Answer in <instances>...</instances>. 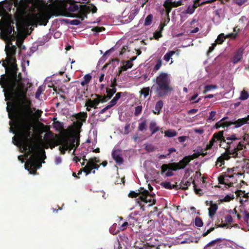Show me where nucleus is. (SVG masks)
Here are the masks:
<instances>
[{"label":"nucleus","mask_w":249,"mask_h":249,"mask_svg":"<svg viewBox=\"0 0 249 249\" xmlns=\"http://www.w3.org/2000/svg\"><path fill=\"white\" fill-rule=\"evenodd\" d=\"M5 100L12 102V107L15 110L11 114L9 107H7L8 117L13 121H10V131L16 134L13 137V143L17 144L15 143V141L18 144L22 145L25 151L29 149L31 155L25 164V168L30 174H36L37 169L42 166V162L40 161V160L41 158H46V155L45 150L42 149L40 144L33 145L31 143L33 125L29 117L33 113L31 108L32 102L28 106L24 103L18 104L14 99L5 98Z\"/></svg>","instance_id":"1"},{"label":"nucleus","mask_w":249,"mask_h":249,"mask_svg":"<svg viewBox=\"0 0 249 249\" xmlns=\"http://www.w3.org/2000/svg\"><path fill=\"white\" fill-rule=\"evenodd\" d=\"M5 100L12 102V107L15 110L11 114L9 107H7L8 117L13 121H10V131L16 134L13 137V143L17 144L15 143V141L18 144L22 145L25 151L29 149L31 155L25 164V168L30 174H36L37 169L42 166V162L40 161V160L41 158H46V155L45 150L42 149L40 144L33 145L31 143L33 125L29 117L33 113L31 108L32 102L28 106L24 103L18 104L14 99L5 98Z\"/></svg>","instance_id":"2"},{"label":"nucleus","mask_w":249,"mask_h":249,"mask_svg":"<svg viewBox=\"0 0 249 249\" xmlns=\"http://www.w3.org/2000/svg\"><path fill=\"white\" fill-rule=\"evenodd\" d=\"M5 51L7 55L5 59H2V66L5 69L6 74L0 78V85L3 89L6 99H14L18 104H31V100L27 98V88L21 80V73L17 75L18 67L16 54L17 47L15 45L6 44Z\"/></svg>","instance_id":"3"},{"label":"nucleus","mask_w":249,"mask_h":249,"mask_svg":"<svg viewBox=\"0 0 249 249\" xmlns=\"http://www.w3.org/2000/svg\"><path fill=\"white\" fill-rule=\"evenodd\" d=\"M156 84H154L152 89H154L159 97H165L169 94L173 88L170 86V80L167 73L161 72L156 77Z\"/></svg>","instance_id":"4"},{"label":"nucleus","mask_w":249,"mask_h":249,"mask_svg":"<svg viewBox=\"0 0 249 249\" xmlns=\"http://www.w3.org/2000/svg\"><path fill=\"white\" fill-rule=\"evenodd\" d=\"M53 133L49 132L45 135V138L51 139V141L55 142L56 145H61V146L70 148V150L74 148V150L79 145V138L76 134L72 135L69 139L65 137H60L58 140L54 139Z\"/></svg>","instance_id":"5"},{"label":"nucleus","mask_w":249,"mask_h":249,"mask_svg":"<svg viewBox=\"0 0 249 249\" xmlns=\"http://www.w3.org/2000/svg\"><path fill=\"white\" fill-rule=\"evenodd\" d=\"M50 18V14L44 10H41L36 14H30L28 16L30 22L36 26H37V24L46 25Z\"/></svg>","instance_id":"6"},{"label":"nucleus","mask_w":249,"mask_h":249,"mask_svg":"<svg viewBox=\"0 0 249 249\" xmlns=\"http://www.w3.org/2000/svg\"><path fill=\"white\" fill-rule=\"evenodd\" d=\"M190 162L189 157L185 156L178 163L163 164L161 167V174H163L167 169L176 171L178 170L184 169Z\"/></svg>","instance_id":"7"},{"label":"nucleus","mask_w":249,"mask_h":249,"mask_svg":"<svg viewBox=\"0 0 249 249\" xmlns=\"http://www.w3.org/2000/svg\"><path fill=\"white\" fill-rule=\"evenodd\" d=\"M244 141L236 143V146H234L232 149H230V147L226 148V152L230 154L231 157L234 158L241 157L244 153L243 150L246 148V144L244 143Z\"/></svg>","instance_id":"8"},{"label":"nucleus","mask_w":249,"mask_h":249,"mask_svg":"<svg viewBox=\"0 0 249 249\" xmlns=\"http://www.w3.org/2000/svg\"><path fill=\"white\" fill-rule=\"evenodd\" d=\"M14 31V27L10 23H5L3 25V30L0 33V38L5 41H11V38L14 37L12 33Z\"/></svg>","instance_id":"9"},{"label":"nucleus","mask_w":249,"mask_h":249,"mask_svg":"<svg viewBox=\"0 0 249 249\" xmlns=\"http://www.w3.org/2000/svg\"><path fill=\"white\" fill-rule=\"evenodd\" d=\"M155 194H150L149 192L146 190H144L141 192V195L139 196V199L141 202L144 203H149L148 206H151L154 205L156 203Z\"/></svg>","instance_id":"10"},{"label":"nucleus","mask_w":249,"mask_h":249,"mask_svg":"<svg viewBox=\"0 0 249 249\" xmlns=\"http://www.w3.org/2000/svg\"><path fill=\"white\" fill-rule=\"evenodd\" d=\"M207 246H212V249H222L227 247V243L225 239L219 238L209 242Z\"/></svg>","instance_id":"11"},{"label":"nucleus","mask_w":249,"mask_h":249,"mask_svg":"<svg viewBox=\"0 0 249 249\" xmlns=\"http://www.w3.org/2000/svg\"><path fill=\"white\" fill-rule=\"evenodd\" d=\"M233 170L231 169H228L227 173H225L223 176L218 178V181L220 184H225L229 187L233 186V182H229V178H234L233 175H230L228 173H232Z\"/></svg>","instance_id":"12"},{"label":"nucleus","mask_w":249,"mask_h":249,"mask_svg":"<svg viewBox=\"0 0 249 249\" xmlns=\"http://www.w3.org/2000/svg\"><path fill=\"white\" fill-rule=\"evenodd\" d=\"M111 155L117 164L121 165L124 163V160L122 156L121 151L120 149L113 150Z\"/></svg>","instance_id":"13"},{"label":"nucleus","mask_w":249,"mask_h":249,"mask_svg":"<svg viewBox=\"0 0 249 249\" xmlns=\"http://www.w3.org/2000/svg\"><path fill=\"white\" fill-rule=\"evenodd\" d=\"M228 117H225L222 118L219 121L217 122L215 125L214 127L216 129H219L220 127L225 128L228 127L232 124L231 121H228Z\"/></svg>","instance_id":"14"},{"label":"nucleus","mask_w":249,"mask_h":249,"mask_svg":"<svg viewBox=\"0 0 249 249\" xmlns=\"http://www.w3.org/2000/svg\"><path fill=\"white\" fill-rule=\"evenodd\" d=\"M63 8L70 12H75L79 9V6L71 0H67L63 5Z\"/></svg>","instance_id":"15"},{"label":"nucleus","mask_w":249,"mask_h":249,"mask_svg":"<svg viewBox=\"0 0 249 249\" xmlns=\"http://www.w3.org/2000/svg\"><path fill=\"white\" fill-rule=\"evenodd\" d=\"M94 95L92 94L91 96H93ZM94 96L96 97V98L93 100H91L89 99L86 101L85 106L89 107H93L94 108H96L97 106L100 103V98H99V96L98 94H95Z\"/></svg>","instance_id":"16"},{"label":"nucleus","mask_w":249,"mask_h":249,"mask_svg":"<svg viewBox=\"0 0 249 249\" xmlns=\"http://www.w3.org/2000/svg\"><path fill=\"white\" fill-rule=\"evenodd\" d=\"M244 53V49L243 48H239L234 53L232 58V62L233 64H236L240 61L243 57Z\"/></svg>","instance_id":"17"},{"label":"nucleus","mask_w":249,"mask_h":249,"mask_svg":"<svg viewBox=\"0 0 249 249\" xmlns=\"http://www.w3.org/2000/svg\"><path fill=\"white\" fill-rule=\"evenodd\" d=\"M88 91V88L85 87H78L77 89L76 96L79 100H84V97H87L86 93Z\"/></svg>","instance_id":"18"},{"label":"nucleus","mask_w":249,"mask_h":249,"mask_svg":"<svg viewBox=\"0 0 249 249\" xmlns=\"http://www.w3.org/2000/svg\"><path fill=\"white\" fill-rule=\"evenodd\" d=\"M218 209V205L216 203H213L212 201H210V207L208 208L209 215L213 220V218Z\"/></svg>","instance_id":"19"},{"label":"nucleus","mask_w":249,"mask_h":249,"mask_svg":"<svg viewBox=\"0 0 249 249\" xmlns=\"http://www.w3.org/2000/svg\"><path fill=\"white\" fill-rule=\"evenodd\" d=\"M192 183L194 185L195 184V181L192 177H191L188 180L186 181L185 182H184L183 180H182L179 184V188H181L182 190H186Z\"/></svg>","instance_id":"20"},{"label":"nucleus","mask_w":249,"mask_h":249,"mask_svg":"<svg viewBox=\"0 0 249 249\" xmlns=\"http://www.w3.org/2000/svg\"><path fill=\"white\" fill-rule=\"evenodd\" d=\"M99 162L100 160H98L96 157H95L94 158H90L87 163L88 164V166L89 165L93 169H98L100 167V165L96 164V163H99Z\"/></svg>","instance_id":"21"},{"label":"nucleus","mask_w":249,"mask_h":249,"mask_svg":"<svg viewBox=\"0 0 249 249\" xmlns=\"http://www.w3.org/2000/svg\"><path fill=\"white\" fill-rule=\"evenodd\" d=\"M53 121V127L57 131L60 132L64 130L63 123L57 121L56 118H54Z\"/></svg>","instance_id":"22"},{"label":"nucleus","mask_w":249,"mask_h":249,"mask_svg":"<svg viewBox=\"0 0 249 249\" xmlns=\"http://www.w3.org/2000/svg\"><path fill=\"white\" fill-rule=\"evenodd\" d=\"M232 124L235 125V128H238L245 124H247V120L245 118H240L235 121H231Z\"/></svg>","instance_id":"23"},{"label":"nucleus","mask_w":249,"mask_h":249,"mask_svg":"<svg viewBox=\"0 0 249 249\" xmlns=\"http://www.w3.org/2000/svg\"><path fill=\"white\" fill-rule=\"evenodd\" d=\"M76 118L78 120L81 121H79L78 122L79 126L81 127L83 124L82 122L86 121V120L87 118V113L86 112H80L79 113H78L77 114Z\"/></svg>","instance_id":"24"},{"label":"nucleus","mask_w":249,"mask_h":249,"mask_svg":"<svg viewBox=\"0 0 249 249\" xmlns=\"http://www.w3.org/2000/svg\"><path fill=\"white\" fill-rule=\"evenodd\" d=\"M163 106V103L162 101H161V100L158 101L156 104V105L155 107V110H153V113L154 114H157V115L160 114V110L162 109Z\"/></svg>","instance_id":"25"},{"label":"nucleus","mask_w":249,"mask_h":249,"mask_svg":"<svg viewBox=\"0 0 249 249\" xmlns=\"http://www.w3.org/2000/svg\"><path fill=\"white\" fill-rule=\"evenodd\" d=\"M149 129L151 131V135H152L159 130V128L157 126L155 122H151L149 124Z\"/></svg>","instance_id":"26"},{"label":"nucleus","mask_w":249,"mask_h":249,"mask_svg":"<svg viewBox=\"0 0 249 249\" xmlns=\"http://www.w3.org/2000/svg\"><path fill=\"white\" fill-rule=\"evenodd\" d=\"M97 11V8L92 3H90L88 6H86V12L87 13H89L91 11V12L94 14L96 13Z\"/></svg>","instance_id":"27"},{"label":"nucleus","mask_w":249,"mask_h":249,"mask_svg":"<svg viewBox=\"0 0 249 249\" xmlns=\"http://www.w3.org/2000/svg\"><path fill=\"white\" fill-rule=\"evenodd\" d=\"M177 132L175 130L169 129L164 132L165 136L172 138L177 135Z\"/></svg>","instance_id":"28"},{"label":"nucleus","mask_w":249,"mask_h":249,"mask_svg":"<svg viewBox=\"0 0 249 249\" xmlns=\"http://www.w3.org/2000/svg\"><path fill=\"white\" fill-rule=\"evenodd\" d=\"M223 131H220L217 133H215L213 135L212 138L214 140L215 142L216 141H220L223 137Z\"/></svg>","instance_id":"29"},{"label":"nucleus","mask_w":249,"mask_h":249,"mask_svg":"<svg viewBox=\"0 0 249 249\" xmlns=\"http://www.w3.org/2000/svg\"><path fill=\"white\" fill-rule=\"evenodd\" d=\"M172 0H166L163 4L168 15H169V13L171 11V7L170 4L172 3Z\"/></svg>","instance_id":"30"},{"label":"nucleus","mask_w":249,"mask_h":249,"mask_svg":"<svg viewBox=\"0 0 249 249\" xmlns=\"http://www.w3.org/2000/svg\"><path fill=\"white\" fill-rule=\"evenodd\" d=\"M116 88L109 89L107 88L106 92L107 93V97H108V99H111L113 95L116 93Z\"/></svg>","instance_id":"31"},{"label":"nucleus","mask_w":249,"mask_h":249,"mask_svg":"<svg viewBox=\"0 0 249 249\" xmlns=\"http://www.w3.org/2000/svg\"><path fill=\"white\" fill-rule=\"evenodd\" d=\"M176 53V52L170 51L168 52L163 56V59L167 62H169L171 57Z\"/></svg>","instance_id":"32"},{"label":"nucleus","mask_w":249,"mask_h":249,"mask_svg":"<svg viewBox=\"0 0 249 249\" xmlns=\"http://www.w3.org/2000/svg\"><path fill=\"white\" fill-rule=\"evenodd\" d=\"M226 38V36L224 34L221 33L219 35H218L217 39L215 40V42L218 44H221L224 41V40Z\"/></svg>","instance_id":"33"},{"label":"nucleus","mask_w":249,"mask_h":249,"mask_svg":"<svg viewBox=\"0 0 249 249\" xmlns=\"http://www.w3.org/2000/svg\"><path fill=\"white\" fill-rule=\"evenodd\" d=\"M138 130L142 131L146 130V120H144L141 123H139L138 126Z\"/></svg>","instance_id":"34"},{"label":"nucleus","mask_w":249,"mask_h":249,"mask_svg":"<svg viewBox=\"0 0 249 249\" xmlns=\"http://www.w3.org/2000/svg\"><path fill=\"white\" fill-rule=\"evenodd\" d=\"M236 195L239 196L241 197V196L245 198L246 199H248L249 198V193H245V191H242L241 190L237 191L235 192Z\"/></svg>","instance_id":"35"},{"label":"nucleus","mask_w":249,"mask_h":249,"mask_svg":"<svg viewBox=\"0 0 249 249\" xmlns=\"http://www.w3.org/2000/svg\"><path fill=\"white\" fill-rule=\"evenodd\" d=\"M249 97V93L247 91L243 90L241 91L239 99L241 100H247Z\"/></svg>","instance_id":"36"},{"label":"nucleus","mask_w":249,"mask_h":249,"mask_svg":"<svg viewBox=\"0 0 249 249\" xmlns=\"http://www.w3.org/2000/svg\"><path fill=\"white\" fill-rule=\"evenodd\" d=\"M153 15L152 14L148 15L145 19L144 25L145 26L150 25L152 21Z\"/></svg>","instance_id":"37"},{"label":"nucleus","mask_w":249,"mask_h":249,"mask_svg":"<svg viewBox=\"0 0 249 249\" xmlns=\"http://www.w3.org/2000/svg\"><path fill=\"white\" fill-rule=\"evenodd\" d=\"M217 87L216 85H206L204 87V90H203V93L205 94L207 92L210 91L213 89H217Z\"/></svg>","instance_id":"38"},{"label":"nucleus","mask_w":249,"mask_h":249,"mask_svg":"<svg viewBox=\"0 0 249 249\" xmlns=\"http://www.w3.org/2000/svg\"><path fill=\"white\" fill-rule=\"evenodd\" d=\"M150 91V89L149 87H146L143 88L141 91L140 93L141 94H143L144 96V97L146 98L147 96L149 95V92Z\"/></svg>","instance_id":"39"},{"label":"nucleus","mask_w":249,"mask_h":249,"mask_svg":"<svg viewBox=\"0 0 249 249\" xmlns=\"http://www.w3.org/2000/svg\"><path fill=\"white\" fill-rule=\"evenodd\" d=\"M92 169H93L89 165L88 166V163H87L86 165L84 168H82V170H83V172L86 173V176L90 174Z\"/></svg>","instance_id":"40"},{"label":"nucleus","mask_w":249,"mask_h":249,"mask_svg":"<svg viewBox=\"0 0 249 249\" xmlns=\"http://www.w3.org/2000/svg\"><path fill=\"white\" fill-rule=\"evenodd\" d=\"M161 185L165 188L171 190L174 188V186H172L170 182L165 181L161 183Z\"/></svg>","instance_id":"41"},{"label":"nucleus","mask_w":249,"mask_h":249,"mask_svg":"<svg viewBox=\"0 0 249 249\" xmlns=\"http://www.w3.org/2000/svg\"><path fill=\"white\" fill-rule=\"evenodd\" d=\"M183 4L182 0H178V1L172 2V3H171L170 5L172 9L173 7H177Z\"/></svg>","instance_id":"42"},{"label":"nucleus","mask_w":249,"mask_h":249,"mask_svg":"<svg viewBox=\"0 0 249 249\" xmlns=\"http://www.w3.org/2000/svg\"><path fill=\"white\" fill-rule=\"evenodd\" d=\"M195 225L197 227H201L203 225V221H202L201 218L199 217H196L195 218Z\"/></svg>","instance_id":"43"},{"label":"nucleus","mask_w":249,"mask_h":249,"mask_svg":"<svg viewBox=\"0 0 249 249\" xmlns=\"http://www.w3.org/2000/svg\"><path fill=\"white\" fill-rule=\"evenodd\" d=\"M142 106H138L135 107L134 115L135 116H137L140 115L142 111Z\"/></svg>","instance_id":"44"},{"label":"nucleus","mask_w":249,"mask_h":249,"mask_svg":"<svg viewBox=\"0 0 249 249\" xmlns=\"http://www.w3.org/2000/svg\"><path fill=\"white\" fill-rule=\"evenodd\" d=\"M162 66V60L160 59H158L156 65L155 66L153 71H156L159 70Z\"/></svg>","instance_id":"45"},{"label":"nucleus","mask_w":249,"mask_h":249,"mask_svg":"<svg viewBox=\"0 0 249 249\" xmlns=\"http://www.w3.org/2000/svg\"><path fill=\"white\" fill-rule=\"evenodd\" d=\"M105 30V28L104 27H95L92 28L91 31L96 33L102 32Z\"/></svg>","instance_id":"46"},{"label":"nucleus","mask_w":249,"mask_h":249,"mask_svg":"<svg viewBox=\"0 0 249 249\" xmlns=\"http://www.w3.org/2000/svg\"><path fill=\"white\" fill-rule=\"evenodd\" d=\"M216 115V112L214 111H212L210 112L209 116L208 118V121H214L215 116Z\"/></svg>","instance_id":"47"},{"label":"nucleus","mask_w":249,"mask_h":249,"mask_svg":"<svg viewBox=\"0 0 249 249\" xmlns=\"http://www.w3.org/2000/svg\"><path fill=\"white\" fill-rule=\"evenodd\" d=\"M153 36L156 40H158L162 36V33L159 31H156L153 34Z\"/></svg>","instance_id":"48"},{"label":"nucleus","mask_w":249,"mask_h":249,"mask_svg":"<svg viewBox=\"0 0 249 249\" xmlns=\"http://www.w3.org/2000/svg\"><path fill=\"white\" fill-rule=\"evenodd\" d=\"M195 11V8L192 7L191 6H189L187 9L183 12L184 14H192Z\"/></svg>","instance_id":"49"},{"label":"nucleus","mask_w":249,"mask_h":249,"mask_svg":"<svg viewBox=\"0 0 249 249\" xmlns=\"http://www.w3.org/2000/svg\"><path fill=\"white\" fill-rule=\"evenodd\" d=\"M234 196L233 195H227L225 196V197L223 198L222 201L224 202H229L231 200L234 199Z\"/></svg>","instance_id":"50"},{"label":"nucleus","mask_w":249,"mask_h":249,"mask_svg":"<svg viewBox=\"0 0 249 249\" xmlns=\"http://www.w3.org/2000/svg\"><path fill=\"white\" fill-rule=\"evenodd\" d=\"M215 142L214 140L212 138L209 142V143L206 145L205 150H209L212 148L214 142Z\"/></svg>","instance_id":"51"},{"label":"nucleus","mask_w":249,"mask_h":249,"mask_svg":"<svg viewBox=\"0 0 249 249\" xmlns=\"http://www.w3.org/2000/svg\"><path fill=\"white\" fill-rule=\"evenodd\" d=\"M200 156V154L198 152L194 153L193 155L191 156H187V157H189V159H190V161H191V160H193L195 159H196L198 158Z\"/></svg>","instance_id":"52"},{"label":"nucleus","mask_w":249,"mask_h":249,"mask_svg":"<svg viewBox=\"0 0 249 249\" xmlns=\"http://www.w3.org/2000/svg\"><path fill=\"white\" fill-rule=\"evenodd\" d=\"M92 76L90 74H87L84 77V81L87 84H88L91 80Z\"/></svg>","instance_id":"53"},{"label":"nucleus","mask_w":249,"mask_h":249,"mask_svg":"<svg viewBox=\"0 0 249 249\" xmlns=\"http://www.w3.org/2000/svg\"><path fill=\"white\" fill-rule=\"evenodd\" d=\"M139 195H141V193H136L135 191H131L128 194V196L131 198H135L138 196Z\"/></svg>","instance_id":"54"},{"label":"nucleus","mask_w":249,"mask_h":249,"mask_svg":"<svg viewBox=\"0 0 249 249\" xmlns=\"http://www.w3.org/2000/svg\"><path fill=\"white\" fill-rule=\"evenodd\" d=\"M232 221H233V219H232V216L231 215L228 214L225 217V221L227 223L231 224L232 222Z\"/></svg>","instance_id":"55"},{"label":"nucleus","mask_w":249,"mask_h":249,"mask_svg":"<svg viewBox=\"0 0 249 249\" xmlns=\"http://www.w3.org/2000/svg\"><path fill=\"white\" fill-rule=\"evenodd\" d=\"M99 98H100V103H105L107 102L109 99H108L107 95L102 96L100 95H98Z\"/></svg>","instance_id":"56"},{"label":"nucleus","mask_w":249,"mask_h":249,"mask_svg":"<svg viewBox=\"0 0 249 249\" xmlns=\"http://www.w3.org/2000/svg\"><path fill=\"white\" fill-rule=\"evenodd\" d=\"M117 86V79L116 77H114L111 81V84L109 87L111 88H116V86Z\"/></svg>","instance_id":"57"},{"label":"nucleus","mask_w":249,"mask_h":249,"mask_svg":"<svg viewBox=\"0 0 249 249\" xmlns=\"http://www.w3.org/2000/svg\"><path fill=\"white\" fill-rule=\"evenodd\" d=\"M111 107H112L109 104L107 105L105 107L100 110L98 114L99 116H100L101 114L104 113L107 110L110 109Z\"/></svg>","instance_id":"58"},{"label":"nucleus","mask_w":249,"mask_h":249,"mask_svg":"<svg viewBox=\"0 0 249 249\" xmlns=\"http://www.w3.org/2000/svg\"><path fill=\"white\" fill-rule=\"evenodd\" d=\"M227 146L226 148L227 147H230V149L233 147V146H236V143L233 142V141H228V142L226 143ZM224 148H225V147H224Z\"/></svg>","instance_id":"59"},{"label":"nucleus","mask_w":249,"mask_h":249,"mask_svg":"<svg viewBox=\"0 0 249 249\" xmlns=\"http://www.w3.org/2000/svg\"><path fill=\"white\" fill-rule=\"evenodd\" d=\"M224 164V160L221 157L218 158L216 161V165H218L219 167H221Z\"/></svg>","instance_id":"60"},{"label":"nucleus","mask_w":249,"mask_h":249,"mask_svg":"<svg viewBox=\"0 0 249 249\" xmlns=\"http://www.w3.org/2000/svg\"><path fill=\"white\" fill-rule=\"evenodd\" d=\"M195 193L199 195H201L202 194V190L201 189H197L196 183L193 186Z\"/></svg>","instance_id":"61"},{"label":"nucleus","mask_w":249,"mask_h":249,"mask_svg":"<svg viewBox=\"0 0 249 249\" xmlns=\"http://www.w3.org/2000/svg\"><path fill=\"white\" fill-rule=\"evenodd\" d=\"M118 100H119L118 99H117V98H116V97H114L109 102V105L111 107H113L114 106H115Z\"/></svg>","instance_id":"62"},{"label":"nucleus","mask_w":249,"mask_h":249,"mask_svg":"<svg viewBox=\"0 0 249 249\" xmlns=\"http://www.w3.org/2000/svg\"><path fill=\"white\" fill-rule=\"evenodd\" d=\"M42 90L41 89V88L40 87L38 88L36 94H35V97L36 99H38L42 93Z\"/></svg>","instance_id":"63"},{"label":"nucleus","mask_w":249,"mask_h":249,"mask_svg":"<svg viewBox=\"0 0 249 249\" xmlns=\"http://www.w3.org/2000/svg\"><path fill=\"white\" fill-rule=\"evenodd\" d=\"M238 139H239L236 137V136L235 134H233V135H231L230 137H226V140L228 141H233L237 140Z\"/></svg>","instance_id":"64"}]
</instances>
